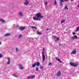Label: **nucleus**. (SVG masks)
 <instances>
[{"label": "nucleus", "mask_w": 79, "mask_h": 79, "mask_svg": "<svg viewBox=\"0 0 79 79\" xmlns=\"http://www.w3.org/2000/svg\"><path fill=\"white\" fill-rule=\"evenodd\" d=\"M44 18V16L42 15L41 13H38L35 16L33 17V19L34 21H41L42 20L41 18Z\"/></svg>", "instance_id": "1"}, {"label": "nucleus", "mask_w": 79, "mask_h": 79, "mask_svg": "<svg viewBox=\"0 0 79 79\" xmlns=\"http://www.w3.org/2000/svg\"><path fill=\"white\" fill-rule=\"evenodd\" d=\"M69 64L72 66H74V67H76L78 66V64H75L74 63L71 62H70Z\"/></svg>", "instance_id": "2"}, {"label": "nucleus", "mask_w": 79, "mask_h": 79, "mask_svg": "<svg viewBox=\"0 0 79 79\" xmlns=\"http://www.w3.org/2000/svg\"><path fill=\"white\" fill-rule=\"evenodd\" d=\"M52 37L53 38V39L55 40V41H56V40H60V38L56 36H53Z\"/></svg>", "instance_id": "3"}, {"label": "nucleus", "mask_w": 79, "mask_h": 79, "mask_svg": "<svg viewBox=\"0 0 79 79\" xmlns=\"http://www.w3.org/2000/svg\"><path fill=\"white\" fill-rule=\"evenodd\" d=\"M44 51H43L42 52V58H43V60L44 61H45V54H44Z\"/></svg>", "instance_id": "4"}, {"label": "nucleus", "mask_w": 79, "mask_h": 79, "mask_svg": "<svg viewBox=\"0 0 79 79\" xmlns=\"http://www.w3.org/2000/svg\"><path fill=\"white\" fill-rule=\"evenodd\" d=\"M25 28H26V27L25 26H21L19 27V29L21 31H23V30H24V29H25Z\"/></svg>", "instance_id": "5"}, {"label": "nucleus", "mask_w": 79, "mask_h": 79, "mask_svg": "<svg viewBox=\"0 0 79 79\" xmlns=\"http://www.w3.org/2000/svg\"><path fill=\"white\" fill-rule=\"evenodd\" d=\"M72 39H77V36L76 35L73 36L71 37Z\"/></svg>", "instance_id": "6"}, {"label": "nucleus", "mask_w": 79, "mask_h": 79, "mask_svg": "<svg viewBox=\"0 0 79 79\" xmlns=\"http://www.w3.org/2000/svg\"><path fill=\"white\" fill-rule=\"evenodd\" d=\"M55 59L56 60H57V61H59V62H60V63H62V62L61 61V60H60V59L58 58V57H56Z\"/></svg>", "instance_id": "7"}, {"label": "nucleus", "mask_w": 79, "mask_h": 79, "mask_svg": "<svg viewBox=\"0 0 79 79\" xmlns=\"http://www.w3.org/2000/svg\"><path fill=\"white\" fill-rule=\"evenodd\" d=\"M61 73L60 71H59L56 74L57 76H60Z\"/></svg>", "instance_id": "8"}, {"label": "nucleus", "mask_w": 79, "mask_h": 79, "mask_svg": "<svg viewBox=\"0 0 79 79\" xmlns=\"http://www.w3.org/2000/svg\"><path fill=\"white\" fill-rule=\"evenodd\" d=\"M77 52V51L76 50H73V52H71V54H72V55H74L76 53V52Z\"/></svg>", "instance_id": "9"}, {"label": "nucleus", "mask_w": 79, "mask_h": 79, "mask_svg": "<svg viewBox=\"0 0 79 79\" xmlns=\"http://www.w3.org/2000/svg\"><path fill=\"white\" fill-rule=\"evenodd\" d=\"M7 60H8L7 62V64H10V59L9 57H8Z\"/></svg>", "instance_id": "10"}, {"label": "nucleus", "mask_w": 79, "mask_h": 79, "mask_svg": "<svg viewBox=\"0 0 79 79\" xmlns=\"http://www.w3.org/2000/svg\"><path fill=\"white\" fill-rule=\"evenodd\" d=\"M29 4V2L27 1H25V2L23 3L24 5H28V4Z\"/></svg>", "instance_id": "11"}, {"label": "nucleus", "mask_w": 79, "mask_h": 79, "mask_svg": "<svg viewBox=\"0 0 79 79\" xmlns=\"http://www.w3.org/2000/svg\"><path fill=\"white\" fill-rule=\"evenodd\" d=\"M11 34L9 33H6L4 35V37H6V36H9Z\"/></svg>", "instance_id": "12"}, {"label": "nucleus", "mask_w": 79, "mask_h": 79, "mask_svg": "<svg viewBox=\"0 0 79 79\" xmlns=\"http://www.w3.org/2000/svg\"><path fill=\"white\" fill-rule=\"evenodd\" d=\"M19 66L20 67V69H23L24 67L23 66V65L20 64H19Z\"/></svg>", "instance_id": "13"}, {"label": "nucleus", "mask_w": 79, "mask_h": 79, "mask_svg": "<svg viewBox=\"0 0 79 79\" xmlns=\"http://www.w3.org/2000/svg\"><path fill=\"white\" fill-rule=\"evenodd\" d=\"M0 21H1V23H5V20L3 19H0Z\"/></svg>", "instance_id": "14"}, {"label": "nucleus", "mask_w": 79, "mask_h": 79, "mask_svg": "<svg viewBox=\"0 0 79 79\" xmlns=\"http://www.w3.org/2000/svg\"><path fill=\"white\" fill-rule=\"evenodd\" d=\"M36 65L37 66H40V63H39V62H37L36 63Z\"/></svg>", "instance_id": "15"}, {"label": "nucleus", "mask_w": 79, "mask_h": 79, "mask_svg": "<svg viewBox=\"0 0 79 79\" xmlns=\"http://www.w3.org/2000/svg\"><path fill=\"white\" fill-rule=\"evenodd\" d=\"M36 66V63H35L32 65V68H35Z\"/></svg>", "instance_id": "16"}, {"label": "nucleus", "mask_w": 79, "mask_h": 79, "mask_svg": "<svg viewBox=\"0 0 79 79\" xmlns=\"http://www.w3.org/2000/svg\"><path fill=\"white\" fill-rule=\"evenodd\" d=\"M35 75H31V79H35Z\"/></svg>", "instance_id": "17"}, {"label": "nucleus", "mask_w": 79, "mask_h": 79, "mask_svg": "<svg viewBox=\"0 0 79 79\" xmlns=\"http://www.w3.org/2000/svg\"><path fill=\"white\" fill-rule=\"evenodd\" d=\"M30 27H31V28H32V29H37V27H32L30 26Z\"/></svg>", "instance_id": "18"}, {"label": "nucleus", "mask_w": 79, "mask_h": 79, "mask_svg": "<svg viewBox=\"0 0 79 79\" xmlns=\"http://www.w3.org/2000/svg\"><path fill=\"white\" fill-rule=\"evenodd\" d=\"M19 15H20V16H23V14H22V13L21 12H19Z\"/></svg>", "instance_id": "19"}, {"label": "nucleus", "mask_w": 79, "mask_h": 79, "mask_svg": "<svg viewBox=\"0 0 79 79\" xmlns=\"http://www.w3.org/2000/svg\"><path fill=\"white\" fill-rule=\"evenodd\" d=\"M37 33L38 35H42V33L40 32L39 31H37Z\"/></svg>", "instance_id": "20"}, {"label": "nucleus", "mask_w": 79, "mask_h": 79, "mask_svg": "<svg viewBox=\"0 0 79 79\" xmlns=\"http://www.w3.org/2000/svg\"><path fill=\"white\" fill-rule=\"evenodd\" d=\"M65 20H62L61 22V24H62V23H64V22H65Z\"/></svg>", "instance_id": "21"}, {"label": "nucleus", "mask_w": 79, "mask_h": 79, "mask_svg": "<svg viewBox=\"0 0 79 79\" xmlns=\"http://www.w3.org/2000/svg\"><path fill=\"white\" fill-rule=\"evenodd\" d=\"M68 10V6H65L64 8V10Z\"/></svg>", "instance_id": "22"}, {"label": "nucleus", "mask_w": 79, "mask_h": 79, "mask_svg": "<svg viewBox=\"0 0 79 79\" xmlns=\"http://www.w3.org/2000/svg\"><path fill=\"white\" fill-rule=\"evenodd\" d=\"M79 27H78L77 30H76V32H77V31H79Z\"/></svg>", "instance_id": "23"}, {"label": "nucleus", "mask_w": 79, "mask_h": 79, "mask_svg": "<svg viewBox=\"0 0 79 79\" xmlns=\"http://www.w3.org/2000/svg\"><path fill=\"white\" fill-rule=\"evenodd\" d=\"M36 71H38V70H39V69L38 68V67H37L36 68Z\"/></svg>", "instance_id": "24"}, {"label": "nucleus", "mask_w": 79, "mask_h": 79, "mask_svg": "<svg viewBox=\"0 0 79 79\" xmlns=\"http://www.w3.org/2000/svg\"><path fill=\"white\" fill-rule=\"evenodd\" d=\"M52 64V63H51V62H49V66H51Z\"/></svg>", "instance_id": "25"}, {"label": "nucleus", "mask_w": 79, "mask_h": 79, "mask_svg": "<svg viewBox=\"0 0 79 79\" xmlns=\"http://www.w3.org/2000/svg\"><path fill=\"white\" fill-rule=\"evenodd\" d=\"M27 78L28 79H31V76H28L27 77Z\"/></svg>", "instance_id": "26"}, {"label": "nucleus", "mask_w": 79, "mask_h": 79, "mask_svg": "<svg viewBox=\"0 0 79 79\" xmlns=\"http://www.w3.org/2000/svg\"><path fill=\"white\" fill-rule=\"evenodd\" d=\"M60 2H62V3L64 2V0H60Z\"/></svg>", "instance_id": "27"}, {"label": "nucleus", "mask_w": 79, "mask_h": 79, "mask_svg": "<svg viewBox=\"0 0 79 79\" xmlns=\"http://www.w3.org/2000/svg\"><path fill=\"white\" fill-rule=\"evenodd\" d=\"M40 69H44V66H42L40 68Z\"/></svg>", "instance_id": "28"}, {"label": "nucleus", "mask_w": 79, "mask_h": 79, "mask_svg": "<svg viewBox=\"0 0 79 79\" xmlns=\"http://www.w3.org/2000/svg\"><path fill=\"white\" fill-rule=\"evenodd\" d=\"M21 35H19V38H21Z\"/></svg>", "instance_id": "29"}, {"label": "nucleus", "mask_w": 79, "mask_h": 79, "mask_svg": "<svg viewBox=\"0 0 79 79\" xmlns=\"http://www.w3.org/2000/svg\"><path fill=\"white\" fill-rule=\"evenodd\" d=\"M56 1H55V2H54V4L55 5H56Z\"/></svg>", "instance_id": "30"}, {"label": "nucleus", "mask_w": 79, "mask_h": 79, "mask_svg": "<svg viewBox=\"0 0 79 79\" xmlns=\"http://www.w3.org/2000/svg\"><path fill=\"white\" fill-rule=\"evenodd\" d=\"M2 54H0V58H2Z\"/></svg>", "instance_id": "31"}, {"label": "nucleus", "mask_w": 79, "mask_h": 79, "mask_svg": "<svg viewBox=\"0 0 79 79\" xmlns=\"http://www.w3.org/2000/svg\"><path fill=\"white\" fill-rule=\"evenodd\" d=\"M13 76L16 77H18V76L15 75H13Z\"/></svg>", "instance_id": "32"}, {"label": "nucleus", "mask_w": 79, "mask_h": 79, "mask_svg": "<svg viewBox=\"0 0 79 79\" xmlns=\"http://www.w3.org/2000/svg\"><path fill=\"white\" fill-rule=\"evenodd\" d=\"M73 35H75L76 34V33H75L74 32H73Z\"/></svg>", "instance_id": "33"}, {"label": "nucleus", "mask_w": 79, "mask_h": 79, "mask_svg": "<svg viewBox=\"0 0 79 79\" xmlns=\"http://www.w3.org/2000/svg\"><path fill=\"white\" fill-rule=\"evenodd\" d=\"M62 4H63L62 3V2H60V5H62Z\"/></svg>", "instance_id": "34"}, {"label": "nucleus", "mask_w": 79, "mask_h": 79, "mask_svg": "<svg viewBox=\"0 0 79 79\" xmlns=\"http://www.w3.org/2000/svg\"><path fill=\"white\" fill-rule=\"evenodd\" d=\"M46 31H48V30H50V29H49L48 28H47L46 29Z\"/></svg>", "instance_id": "35"}, {"label": "nucleus", "mask_w": 79, "mask_h": 79, "mask_svg": "<svg viewBox=\"0 0 79 79\" xmlns=\"http://www.w3.org/2000/svg\"><path fill=\"white\" fill-rule=\"evenodd\" d=\"M59 46H61L62 45V44H59Z\"/></svg>", "instance_id": "36"}, {"label": "nucleus", "mask_w": 79, "mask_h": 79, "mask_svg": "<svg viewBox=\"0 0 79 79\" xmlns=\"http://www.w3.org/2000/svg\"><path fill=\"white\" fill-rule=\"evenodd\" d=\"M16 52H18V48H16Z\"/></svg>", "instance_id": "37"}, {"label": "nucleus", "mask_w": 79, "mask_h": 79, "mask_svg": "<svg viewBox=\"0 0 79 79\" xmlns=\"http://www.w3.org/2000/svg\"><path fill=\"white\" fill-rule=\"evenodd\" d=\"M44 50H45V47L43 48V51L44 52Z\"/></svg>", "instance_id": "38"}, {"label": "nucleus", "mask_w": 79, "mask_h": 79, "mask_svg": "<svg viewBox=\"0 0 79 79\" xmlns=\"http://www.w3.org/2000/svg\"><path fill=\"white\" fill-rule=\"evenodd\" d=\"M64 2H67V1H68V0H64Z\"/></svg>", "instance_id": "39"}, {"label": "nucleus", "mask_w": 79, "mask_h": 79, "mask_svg": "<svg viewBox=\"0 0 79 79\" xmlns=\"http://www.w3.org/2000/svg\"><path fill=\"white\" fill-rule=\"evenodd\" d=\"M16 27H20L19 26H16Z\"/></svg>", "instance_id": "40"}, {"label": "nucleus", "mask_w": 79, "mask_h": 79, "mask_svg": "<svg viewBox=\"0 0 79 79\" xmlns=\"http://www.w3.org/2000/svg\"><path fill=\"white\" fill-rule=\"evenodd\" d=\"M2 44V42H0V45H1Z\"/></svg>", "instance_id": "41"}, {"label": "nucleus", "mask_w": 79, "mask_h": 79, "mask_svg": "<svg viewBox=\"0 0 79 79\" xmlns=\"http://www.w3.org/2000/svg\"><path fill=\"white\" fill-rule=\"evenodd\" d=\"M48 3L47 2H46V4H47Z\"/></svg>", "instance_id": "42"}, {"label": "nucleus", "mask_w": 79, "mask_h": 79, "mask_svg": "<svg viewBox=\"0 0 79 79\" xmlns=\"http://www.w3.org/2000/svg\"><path fill=\"white\" fill-rule=\"evenodd\" d=\"M71 1H72V2H73V1H74V0H71Z\"/></svg>", "instance_id": "43"}, {"label": "nucleus", "mask_w": 79, "mask_h": 79, "mask_svg": "<svg viewBox=\"0 0 79 79\" xmlns=\"http://www.w3.org/2000/svg\"><path fill=\"white\" fill-rule=\"evenodd\" d=\"M52 0V1H53V0Z\"/></svg>", "instance_id": "44"}]
</instances>
